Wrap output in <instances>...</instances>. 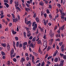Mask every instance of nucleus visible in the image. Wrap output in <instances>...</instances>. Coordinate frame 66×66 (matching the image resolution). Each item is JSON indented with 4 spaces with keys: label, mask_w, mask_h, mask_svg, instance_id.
Wrapping results in <instances>:
<instances>
[{
    "label": "nucleus",
    "mask_w": 66,
    "mask_h": 66,
    "mask_svg": "<svg viewBox=\"0 0 66 66\" xmlns=\"http://www.w3.org/2000/svg\"><path fill=\"white\" fill-rule=\"evenodd\" d=\"M41 65V64L40 63H39V64L36 65L37 66H40Z\"/></svg>",
    "instance_id": "ea45409f"
},
{
    "label": "nucleus",
    "mask_w": 66,
    "mask_h": 66,
    "mask_svg": "<svg viewBox=\"0 0 66 66\" xmlns=\"http://www.w3.org/2000/svg\"><path fill=\"white\" fill-rule=\"evenodd\" d=\"M36 16V13H35L33 15V17L34 18H35V17Z\"/></svg>",
    "instance_id": "bb28decb"
},
{
    "label": "nucleus",
    "mask_w": 66,
    "mask_h": 66,
    "mask_svg": "<svg viewBox=\"0 0 66 66\" xmlns=\"http://www.w3.org/2000/svg\"><path fill=\"white\" fill-rule=\"evenodd\" d=\"M39 62H40V60H38L36 62V63H39Z\"/></svg>",
    "instance_id": "c03bdc74"
},
{
    "label": "nucleus",
    "mask_w": 66,
    "mask_h": 66,
    "mask_svg": "<svg viewBox=\"0 0 66 66\" xmlns=\"http://www.w3.org/2000/svg\"><path fill=\"white\" fill-rule=\"evenodd\" d=\"M26 5L27 6H28V7H29L30 6V5L27 3L26 4Z\"/></svg>",
    "instance_id": "864d4df0"
},
{
    "label": "nucleus",
    "mask_w": 66,
    "mask_h": 66,
    "mask_svg": "<svg viewBox=\"0 0 66 66\" xmlns=\"http://www.w3.org/2000/svg\"><path fill=\"white\" fill-rule=\"evenodd\" d=\"M15 38L16 40H18V38L17 37H15Z\"/></svg>",
    "instance_id": "79ce46f5"
},
{
    "label": "nucleus",
    "mask_w": 66,
    "mask_h": 66,
    "mask_svg": "<svg viewBox=\"0 0 66 66\" xmlns=\"http://www.w3.org/2000/svg\"><path fill=\"white\" fill-rule=\"evenodd\" d=\"M56 41H58V42H60V38H57L56 39H55Z\"/></svg>",
    "instance_id": "6ab92c4d"
},
{
    "label": "nucleus",
    "mask_w": 66,
    "mask_h": 66,
    "mask_svg": "<svg viewBox=\"0 0 66 66\" xmlns=\"http://www.w3.org/2000/svg\"><path fill=\"white\" fill-rule=\"evenodd\" d=\"M31 24H32V23L31 22H30L29 25V26H28L29 27H31Z\"/></svg>",
    "instance_id": "09e8293b"
},
{
    "label": "nucleus",
    "mask_w": 66,
    "mask_h": 66,
    "mask_svg": "<svg viewBox=\"0 0 66 66\" xmlns=\"http://www.w3.org/2000/svg\"><path fill=\"white\" fill-rule=\"evenodd\" d=\"M4 2H6L7 3L8 2V0H4Z\"/></svg>",
    "instance_id": "de8ad7c7"
},
{
    "label": "nucleus",
    "mask_w": 66,
    "mask_h": 66,
    "mask_svg": "<svg viewBox=\"0 0 66 66\" xmlns=\"http://www.w3.org/2000/svg\"><path fill=\"white\" fill-rule=\"evenodd\" d=\"M46 11H47V13L48 14H49V13H50V12H49V10H47Z\"/></svg>",
    "instance_id": "37998d69"
},
{
    "label": "nucleus",
    "mask_w": 66,
    "mask_h": 66,
    "mask_svg": "<svg viewBox=\"0 0 66 66\" xmlns=\"http://www.w3.org/2000/svg\"><path fill=\"white\" fill-rule=\"evenodd\" d=\"M25 55L26 56H29V55H28V53H27L25 54Z\"/></svg>",
    "instance_id": "a18cd8bd"
},
{
    "label": "nucleus",
    "mask_w": 66,
    "mask_h": 66,
    "mask_svg": "<svg viewBox=\"0 0 66 66\" xmlns=\"http://www.w3.org/2000/svg\"><path fill=\"white\" fill-rule=\"evenodd\" d=\"M31 43V40H29L28 41V43L29 44H30Z\"/></svg>",
    "instance_id": "3c124183"
},
{
    "label": "nucleus",
    "mask_w": 66,
    "mask_h": 66,
    "mask_svg": "<svg viewBox=\"0 0 66 66\" xmlns=\"http://www.w3.org/2000/svg\"><path fill=\"white\" fill-rule=\"evenodd\" d=\"M1 45L3 47H6V43H2Z\"/></svg>",
    "instance_id": "423d86ee"
},
{
    "label": "nucleus",
    "mask_w": 66,
    "mask_h": 66,
    "mask_svg": "<svg viewBox=\"0 0 66 66\" xmlns=\"http://www.w3.org/2000/svg\"><path fill=\"white\" fill-rule=\"evenodd\" d=\"M30 22H31V21L30 20L29 21H28L26 23H26V24H27V25L28 24H29V23H30Z\"/></svg>",
    "instance_id": "a211bd4d"
},
{
    "label": "nucleus",
    "mask_w": 66,
    "mask_h": 66,
    "mask_svg": "<svg viewBox=\"0 0 66 66\" xmlns=\"http://www.w3.org/2000/svg\"><path fill=\"white\" fill-rule=\"evenodd\" d=\"M49 16L50 19H51V18H52V16H51V15L50 14L49 15Z\"/></svg>",
    "instance_id": "49530a36"
},
{
    "label": "nucleus",
    "mask_w": 66,
    "mask_h": 66,
    "mask_svg": "<svg viewBox=\"0 0 66 66\" xmlns=\"http://www.w3.org/2000/svg\"><path fill=\"white\" fill-rule=\"evenodd\" d=\"M35 40H36V37H35L33 38L32 40V41L33 42H34Z\"/></svg>",
    "instance_id": "f8f14e48"
},
{
    "label": "nucleus",
    "mask_w": 66,
    "mask_h": 66,
    "mask_svg": "<svg viewBox=\"0 0 66 66\" xmlns=\"http://www.w3.org/2000/svg\"><path fill=\"white\" fill-rule=\"evenodd\" d=\"M61 19L62 20H64V16H61Z\"/></svg>",
    "instance_id": "8fccbe9b"
},
{
    "label": "nucleus",
    "mask_w": 66,
    "mask_h": 66,
    "mask_svg": "<svg viewBox=\"0 0 66 66\" xmlns=\"http://www.w3.org/2000/svg\"><path fill=\"white\" fill-rule=\"evenodd\" d=\"M7 48L8 50L9 51L10 50V45H9V44H8L7 45Z\"/></svg>",
    "instance_id": "4468645a"
},
{
    "label": "nucleus",
    "mask_w": 66,
    "mask_h": 66,
    "mask_svg": "<svg viewBox=\"0 0 66 66\" xmlns=\"http://www.w3.org/2000/svg\"><path fill=\"white\" fill-rule=\"evenodd\" d=\"M61 14L62 15V16L64 17L65 15L64 14V13H61Z\"/></svg>",
    "instance_id": "4be33fe9"
},
{
    "label": "nucleus",
    "mask_w": 66,
    "mask_h": 66,
    "mask_svg": "<svg viewBox=\"0 0 66 66\" xmlns=\"http://www.w3.org/2000/svg\"><path fill=\"white\" fill-rule=\"evenodd\" d=\"M7 16H8L9 17H11V15L10 14H7Z\"/></svg>",
    "instance_id": "69168bd1"
},
{
    "label": "nucleus",
    "mask_w": 66,
    "mask_h": 66,
    "mask_svg": "<svg viewBox=\"0 0 66 66\" xmlns=\"http://www.w3.org/2000/svg\"><path fill=\"white\" fill-rule=\"evenodd\" d=\"M1 13L2 14V15H3V11H1Z\"/></svg>",
    "instance_id": "5fc2aeb1"
},
{
    "label": "nucleus",
    "mask_w": 66,
    "mask_h": 66,
    "mask_svg": "<svg viewBox=\"0 0 66 66\" xmlns=\"http://www.w3.org/2000/svg\"><path fill=\"white\" fill-rule=\"evenodd\" d=\"M26 60L27 61H28L29 60V58L28 56H27L26 58Z\"/></svg>",
    "instance_id": "4d7b16f0"
},
{
    "label": "nucleus",
    "mask_w": 66,
    "mask_h": 66,
    "mask_svg": "<svg viewBox=\"0 0 66 66\" xmlns=\"http://www.w3.org/2000/svg\"><path fill=\"white\" fill-rule=\"evenodd\" d=\"M42 41H41V40H39L38 41L37 43L38 44H42Z\"/></svg>",
    "instance_id": "ddd939ff"
},
{
    "label": "nucleus",
    "mask_w": 66,
    "mask_h": 66,
    "mask_svg": "<svg viewBox=\"0 0 66 66\" xmlns=\"http://www.w3.org/2000/svg\"><path fill=\"white\" fill-rule=\"evenodd\" d=\"M57 6L59 7V8H60L61 7V4H58L57 5Z\"/></svg>",
    "instance_id": "cd10ccee"
},
{
    "label": "nucleus",
    "mask_w": 66,
    "mask_h": 66,
    "mask_svg": "<svg viewBox=\"0 0 66 66\" xmlns=\"http://www.w3.org/2000/svg\"><path fill=\"white\" fill-rule=\"evenodd\" d=\"M50 49V46H49L48 47L47 49V51H48Z\"/></svg>",
    "instance_id": "393cba45"
},
{
    "label": "nucleus",
    "mask_w": 66,
    "mask_h": 66,
    "mask_svg": "<svg viewBox=\"0 0 66 66\" xmlns=\"http://www.w3.org/2000/svg\"><path fill=\"white\" fill-rule=\"evenodd\" d=\"M10 56L11 57V59H13V55L12 54H10Z\"/></svg>",
    "instance_id": "052dcab7"
},
{
    "label": "nucleus",
    "mask_w": 66,
    "mask_h": 66,
    "mask_svg": "<svg viewBox=\"0 0 66 66\" xmlns=\"http://www.w3.org/2000/svg\"><path fill=\"white\" fill-rule=\"evenodd\" d=\"M1 39H3L4 38H4L3 36H1Z\"/></svg>",
    "instance_id": "338daca9"
},
{
    "label": "nucleus",
    "mask_w": 66,
    "mask_h": 66,
    "mask_svg": "<svg viewBox=\"0 0 66 66\" xmlns=\"http://www.w3.org/2000/svg\"><path fill=\"white\" fill-rule=\"evenodd\" d=\"M64 26L65 25H64L63 26H62L61 27V31H63V30H64L65 28H64Z\"/></svg>",
    "instance_id": "1a4fd4ad"
},
{
    "label": "nucleus",
    "mask_w": 66,
    "mask_h": 66,
    "mask_svg": "<svg viewBox=\"0 0 66 66\" xmlns=\"http://www.w3.org/2000/svg\"><path fill=\"white\" fill-rule=\"evenodd\" d=\"M35 20H36V22H39V19L38 18V16H37L36 18L35 19Z\"/></svg>",
    "instance_id": "7ed1b4c3"
},
{
    "label": "nucleus",
    "mask_w": 66,
    "mask_h": 66,
    "mask_svg": "<svg viewBox=\"0 0 66 66\" xmlns=\"http://www.w3.org/2000/svg\"><path fill=\"white\" fill-rule=\"evenodd\" d=\"M50 35L51 37H52L54 36V34L53 33H52L51 34V35Z\"/></svg>",
    "instance_id": "a878e982"
},
{
    "label": "nucleus",
    "mask_w": 66,
    "mask_h": 66,
    "mask_svg": "<svg viewBox=\"0 0 66 66\" xmlns=\"http://www.w3.org/2000/svg\"><path fill=\"white\" fill-rule=\"evenodd\" d=\"M12 32L13 34L14 35H15V34H16L17 33V32L16 31H14V30H13L12 31Z\"/></svg>",
    "instance_id": "9d476101"
},
{
    "label": "nucleus",
    "mask_w": 66,
    "mask_h": 66,
    "mask_svg": "<svg viewBox=\"0 0 66 66\" xmlns=\"http://www.w3.org/2000/svg\"><path fill=\"white\" fill-rule=\"evenodd\" d=\"M12 23H9V26L10 27H11L12 26Z\"/></svg>",
    "instance_id": "e2e57ef3"
},
{
    "label": "nucleus",
    "mask_w": 66,
    "mask_h": 66,
    "mask_svg": "<svg viewBox=\"0 0 66 66\" xmlns=\"http://www.w3.org/2000/svg\"><path fill=\"white\" fill-rule=\"evenodd\" d=\"M48 25H49L50 26H51V23L50 22L49 23H48Z\"/></svg>",
    "instance_id": "774afa93"
},
{
    "label": "nucleus",
    "mask_w": 66,
    "mask_h": 66,
    "mask_svg": "<svg viewBox=\"0 0 66 66\" xmlns=\"http://www.w3.org/2000/svg\"><path fill=\"white\" fill-rule=\"evenodd\" d=\"M63 58L64 59V60L66 59V55H64L63 57Z\"/></svg>",
    "instance_id": "7c9ffc66"
},
{
    "label": "nucleus",
    "mask_w": 66,
    "mask_h": 66,
    "mask_svg": "<svg viewBox=\"0 0 66 66\" xmlns=\"http://www.w3.org/2000/svg\"><path fill=\"white\" fill-rule=\"evenodd\" d=\"M58 60L59 59H58V58H56L55 59H54V61L55 62H57Z\"/></svg>",
    "instance_id": "6e6552de"
},
{
    "label": "nucleus",
    "mask_w": 66,
    "mask_h": 66,
    "mask_svg": "<svg viewBox=\"0 0 66 66\" xmlns=\"http://www.w3.org/2000/svg\"><path fill=\"white\" fill-rule=\"evenodd\" d=\"M44 65H45V62L43 61L42 62V66H44Z\"/></svg>",
    "instance_id": "2f4dec72"
},
{
    "label": "nucleus",
    "mask_w": 66,
    "mask_h": 66,
    "mask_svg": "<svg viewBox=\"0 0 66 66\" xmlns=\"http://www.w3.org/2000/svg\"><path fill=\"white\" fill-rule=\"evenodd\" d=\"M13 60L14 62H16V61H17V60H16V58H13Z\"/></svg>",
    "instance_id": "c85d7f7f"
},
{
    "label": "nucleus",
    "mask_w": 66,
    "mask_h": 66,
    "mask_svg": "<svg viewBox=\"0 0 66 66\" xmlns=\"http://www.w3.org/2000/svg\"><path fill=\"white\" fill-rule=\"evenodd\" d=\"M27 3H28V4H30V1H27Z\"/></svg>",
    "instance_id": "0e129e2a"
},
{
    "label": "nucleus",
    "mask_w": 66,
    "mask_h": 66,
    "mask_svg": "<svg viewBox=\"0 0 66 66\" xmlns=\"http://www.w3.org/2000/svg\"><path fill=\"white\" fill-rule=\"evenodd\" d=\"M60 55L61 56H64V54H62L61 53H60Z\"/></svg>",
    "instance_id": "a19ab883"
},
{
    "label": "nucleus",
    "mask_w": 66,
    "mask_h": 66,
    "mask_svg": "<svg viewBox=\"0 0 66 66\" xmlns=\"http://www.w3.org/2000/svg\"><path fill=\"white\" fill-rule=\"evenodd\" d=\"M46 36H47V35H44L43 38H44V39H47V37H46Z\"/></svg>",
    "instance_id": "dca6fc26"
},
{
    "label": "nucleus",
    "mask_w": 66,
    "mask_h": 66,
    "mask_svg": "<svg viewBox=\"0 0 66 66\" xmlns=\"http://www.w3.org/2000/svg\"><path fill=\"white\" fill-rule=\"evenodd\" d=\"M16 46H17V47H18V46H19V42H17L16 43Z\"/></svg>",
    "instance_id": "aec40b11"
},
{
    "label": "nucleus",
    "mask_w": 66,
    "mask_h": 66,
    "mask_svg": "<svg viewBox=\"0 0 66 66\" xmlns=\"http://www.w3.org/2000/svg\"><path fill=\"white\" fill-rule=\"evenodd\" d=\"M1 54L2 55H4L5 54V53L4 52H3V51H2Z\"/></svg>",
    "instance_id": "473e14b6"
},
{
    "label": "nucleus",
    "mask_w": 66,
    "mask_h": 66,
    "mask_svg": "<svg viewBox=\"0 0 66 66\" xmlns=\"http://www.w3.org/2000/svg\"><path fill=\"white\" fill-rule=\"evenodd\" d=\"M57 28V26H56L54 28V30H56Z\"/></svg>",
    "instance_id": "c756f323"
},
{
    "label": "nucleus",
    "mask_w": 66,
    "mask_h": 66,
    "mask_svg": "<svg viewBox=\"0 0 66 66\" xmlns=\"http://www.w3.org/2000/svg\"><path fill=\"white\" fill-rule=\"evenodd\" d=\"M25 29H26L27 31H28V30H29V28H28V27H25Z\"/></svg>",
    "instance_id": "6e6d98bb"
},
{
    "label": "nucleus",
    "mask_w": 66,
    "mask_h": 66,
    "mask_svg": "<svg viewBox=\"0 0 66 66\" xmlns=\"http://www.w3.org/2000/svg\"><path fill=\"white\" fill-rule=\"evenodd\" d=\"M32 38H33V37H32V36H31L29 38V39L30 40H31V39H32Z\"/></svg>",
    "instance_id": "c9c22d12"
},
{
    "label": "nucleus",
    "mask_w": 66,
    "mask_h": 66,
    "mask_svg": "<svg viewBox=\"0 0 66 66\" xmlns=\"http://www.w3.org/2000/svg\"><path fill=\"white\" fill-rule=\"evenodd\" d=\"M18 21V18H15V21H14V22H17Z\"/></svg>",
    "instance_id": "2eb2a0df"
},
{
    "label": "nucleus",
    "mask_w": 66,
    "mask_h": 66,
    "mask_svg": "<svg viewBox=\"0 0 66 66\" xmlns=\"http://www.w3.org/2000/svg\"><path fill=\"white\" fill-rule=\"evenodd\" d=\"M54 66H61V65H60V64H59V65L58 64H55L54 65Z\"/></svg>",
    "instance_id": "e433bc0d"
},
{
    "label": "nucleus",
    "mask_w": 66,
    "mask_h": 66,
    "mask_svg": "<svg viewBox=\"0 0 66 66\" xmlns=\"http://www.w3.org/2000/svg\"><path fill=\"white\" fill-rule=\"evenodd\" d=\"M39 4L42 6V5H43V2H42L41 1L39 3Z\"/></svg>",
    "instance_id": "b1692460"
},
{
    "label": "nucleus",
    "mask_w": 66,
    "mask_h": 66,
    "mask_svg": "<svg viewBox=\"0 0 66 66\" xmlns=\"http://www.w3.org/2000/svg\"><path fill=\"white\" fill-rule=\"evenodd\" d=\"M24 61H25V59L23 58H21V60L20 62H22V63L23 64V62H24Z\"/></svg>",
    "instance_id": "0eeeda50"
},
{
    "label": "nucleus",
    "mask_w": 66,
    "mask_h": 66,
    "mask_svg": "<svg viewBox=\"0 0 66 66\" xmlns=\"http://www.w3.org/2000/svg\"><path fill=\"white\" fill-rule=\"evenodd\" d=\"M50 42H49V43L50 45H52V42H53V39H51L50 40Z\"/></svg>",
    "instance_id": "20e7f679"
},
{
    "label": "nucleus",
    "mask_w": 66,
    "mask_h": 66,
    "mask_svg": "<svg viewBox=\"0 0 66 66\" xmlns=\"http://www.w3.org/2000/svg\"><path fill=\"white\" fill-rule=\"evenodd\" d=\"M27 42H24L23 43V45H25V46H26L27 45Z\"/></svg>",
    "instance_id": "5701e85b"
},
{
    "label": "nucleus",
    "mask_w": 66,
    "mask_h": 66,
    "mask_svg": "<svg viewBox=\"0 0 66 66\" xmlns=\"http://www.w3.org/2000/svg\"><path fill=\"white\" fill-rule=\"evenodd\" d=\"M57 33H58V34H60V31L59 30L57 31Z\"/></svg>",
    "instance_id": "bf43d9fd"
},
{
    "label": "nucleus",
    "mask_w": 66,
    "mask_h": 66,
    "mask_svg": "<svg viewBox=\"0 0 66 66\" xmlns=\"http://www.w3.org/2000/svg\"><path fill=\"white\" fill-rule=\"evenodd\" d=\"M18 18L19 19V20H20V16H19V15H18Z\"/></svg>",
    "instance_id": "680f3d73"
},
{
    "label": "nucleus",
    "mask_w": 66,
    "mask_h": 66,
    "mask_svg": "<svg viewBox=\"0 0 66 66\" xmlns=\"http://www.w3.org/2000/svg\"><path fill=\"white\" fill-rule=\"evenodd\" d=\"M44 15L45 18H46V17H47V14H46V13L44 14Z\"/></svg>",
    "instance_id": "f704fd0d"
},
{
    "label": "nucleus",
    "mask_w": 66,
    "mask_h": 66,
    "mask_svg": "<svg viewBox=\"0 0 66 66\" xmlns=\"http://www.w3.org/2000/svg\"><path fill=\"white\" fill-rule=\"evenodd\" d=\"M17 30L18 32L19 31V28H18V26H17Z\"/></svg>",
    "instance_id": "13d9d810"
},
{
    "label": "nucleus",
    "mask_w": 66,
    "mask_h": 66,
    "mask_svg": "<svg viewBox=\"0 0 66 66\" xmlns=\"http://www.w3.org/2000/svg\"><path fill=\"white\" fill-rule=\"evenodd\" d=\"M5 5L6 6V7H9V4H7L6 3H4Z\"/></svg>",
    "instance_id": "9b49d317"
},
{
    "label": "nucleus",
    "mask_w": 66,
    "mask_h": 66,
    "mask_svg": "<svg viewBox=\"0 0 66 66\" xmlns=\"http://www.w3.org/2000/svg\"><path fill=\"white\" fill-rule=\"evenodd\" d=\"M22 46V44H19V48H21Z\"/></svg>",
    "instance_id": "f3484780"
},
{
    "label": "nucleus",
    "mask_w": 66,
    "mask_h": 66,
    "mask_svg": "<svg viewBox=\"0 0 66 66\" xmlns=\"http://www.w3.org/2000/svg\"><path fill=\"white\" fill-rule=\"evenodd\" d=\"M28 19H26V18L25 19V23H27V22H28Z\"/></svg>",
    "instance_id": "412c9836"
},
{
    "label": "nucleus",
    "mask_w": 66,
    "mask_h": 66,
    "mask_svg": "<svg viewBox=\"0 0 66 66\" xmlns=\"http://www.w3.org/2000/svg\"><path fill=\"white\" fill-rule=\"evenodd\" d=\"M27 36H28V37H30V36H31V33H29V34H28L27 35Z\"/></svg>",
    "instance_id": "4c0bfd02"
},
{
    "label": "nucleus",
    "mask_w": 66,
    "mask_h": 66,
    "mask_svg": "<svg viewBox=\"0 0 66 66\" xmlns=\"http://www.w3.org/2000/svg\"><path fill=\"white\" fill-rule=\"evenodd\" d=\"M10 3L11 4H12V3L13 2V1L12 0H10Z\"/></svg>",
    "instance_id": "603ef678"
},
{
    "label": "nucleus",
    "mask_w": 66,
    "mask_h": 66,
    "mask_svg": "<svg viewBox=\"0 0 66 66\" xmlns=\"http://www.w3.org/2000/svg\"><path fill=\"white\" fill-rule=\"evenodd\" d=\"M23 48L24 50H26V46L25 45H23Z\"/></svg>",
    "instance_id": "72a5a7b5"
},
{
    "label": "nucleus",
    "mask_w": 66,
    "mask_h": 66,
    "mask_svg": "<svg viewBox=\"0 0 66 66\" xmlns=\"http://www.w3.org/2000/svg\"><path fill=\"white\" fill-rule=\"evenodd\" d=\"M32 26L34 27L32 28L33 30L34 31H35L36 30V28L37 27V24H35V25L32 24Z\"/></svg>",
    "instance_id": "f257e3e1"
},
{
    "label": "nucleus",
    "mask_w": 66,
    "mask_h": 66,
    "mask_svg": "<svg viewBox=\"0 0 66 66\" xmlns=\"http://www.w3.org/2000/svg\"><path fill=\"white\" fill-rule=\"evenodd\" d=\"M49 8H50L51 9H52V6H51V5L50 4L49 5Z\"/></svg>",
    "instance_id": "58836bf2"
},
{
    "label": "nucleus",
    "mask_w": 66,
    "mask_h": 66,
    "mask_svg": "<svg viewBox=\"0 0 66 66\" xmlns=\"http://www.w3.org/2000/svg\"><path fill=\"white\" fill-rule=\"evenodd\" d=\"M47 42L46 41H44V42L43 46L44 47L47 46Z\"/></svg>",
    "instance_id": "f03ea898"
},
{
    "label": "nucleus",
    "mask_w": 66,
    "mask_h": 66,
    "mask_svg": "<svg viewBox=\"0 0 66 66\" xmlns=\"http://www.w3.org/2000/svg\"><path fill=\"white\" fill-rule=\"evenodd\" d=\"M33 54L34 55H35L36 56V57H38V54H37L36 53L33 52Z\"/></svg>",
    "instance_id": "39448f33"
}]
</instances>
